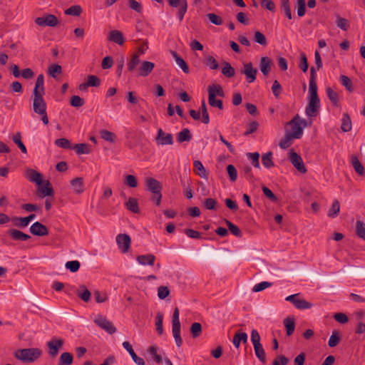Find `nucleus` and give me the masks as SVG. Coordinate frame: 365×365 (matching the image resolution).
Listing matches in <instances>:
<instances>
[{"label":"nucleus","mask_w":365,"mask_h":365,"mask_svg":"<svg viewBox=\"0 0 365 365\" xmlns=\"http://www.w3.org/2000/svg\"><path fill=\"white\" fill-rule=\"evenodd\" d=\"M327 94L329 100L334 106H338L339 104V96L338 94L331 88H327Z\"/></svg>","instance_id":"4d7b16f0"},{"label":"nucleus","mask_w":365,"mask_h":365,"mask_svg":"<svg viewBox=\"0 0 365 365\" xmlns=\"http://www.w3.org/2000/svg\"><path fill=\"white\" fill-rule=\"evenodd\" d=\"M351 164H352V166L354 168L355 171L359 175H363L364 174V168L356 156L352 157Z\"/></svg>","instance_id":"79ce46f5"},{"label":"nucleus","mask_w":365,"mask_h":365,"mask_svg":"<svg viewBox=\"0 0 365 365\" xmlns=\"http://www.w3.org/2000/svg\"><path fill=\"white\" fill-rule=\"evenodd\" d=\"M336 26L344 31H347L349 28V21L339 16H336Z\"/></svg>","instance_id":"bf43d9fd"},{"label":"nucleus","mask_w":365,"mask_h":365,"mask_svg":"<svg viewBox=\"0 0 365 365\" xmlns=\"http://www.w3.org/2000/svg\"><path fill=\"white\" fill-rule=\"evenodd\" d=\"M289 160L292 165L301 173H305L307 169L302 157L294 151L289 152Z\"/></svg>","instance_id":"423d86ee"},{"label":"nucleus","mask_w":365,"mask_h":365,"mask_svg":"<svg viewBox=\"0 0 365 365\" xmlns=\"http://www.w3.org/2000/svg\"><path fill=\"white\" fill-rule=\"evenodd\" d=\"M316 68L312 66L310 68V78L309 83V103L306 108V115L308 117L315 116L319 109L320 102L317 95V86L315 81Z\"/></svg>","instance_id":"f257e3e1"},{"label":"nucleus","mask_w":365,"mask_h":365,"mask_svg":"<svg viewBox=\"0 0 365 365\" xmlns=\"http://www.w3.org/2000/svg\"><path fill=\"white\" fill-rule=\"evenodd\" d=\"M95 324L110 334L116 332V328L106 317L98 314L94 319Z\"/></svg>","instance_id":"39448f33"},{"label":"nucleus","mask_w":365,"mask_h":365,"mask_svg":"<svg viewBox=\"0 0 365 365\" xmlns=\"http://www.w3.org/2000/svg\"><path fill=\"white\" fill-rule=\"evenodd\" d=\"M205 64L211 70H216L219 67L217 61L212 56H207L205 57Z\"/></svg>","instance_id":"6e6d98bb"},{"label":"nucleus","mask_w":365,"mask_h":365,"mask_svg":"<svg viewBox=\"0 0 365 365\" xmlns=\"http://www.w3.org/2000/svg\"><path fill=\"white\" fill-rule=\"evenodd\" d=\"M63 344V340L58 338H52L49 341L47 342L48 347V353L52 357H55L59 349Z\"/></svg>","instance_id":"f8f14e48"},{"label":"nucleus","mask_w":365,"mask_h":365,"mask_svg":"<svg viewBox=\"0 0 365 365\" xmlns=\"http://www.w3.org/2000/svg\"><path fill=\"white\" fill-rule=\"evenodd\" d=\"M155 257L152 254L138 255L137 261L142 265H153L154 264Z\"/></svg>","instance_id":"cd10ccee"},{"label":"nucleus","mask_w":365,"mask_h":365,"mask_svg":"<svg viewBox=\"0 0 365 365\" xmlns=\"http://www.w3.org/2000/svg\"><path fill=\"white\" fill-rule=\"evenodd\" d=\"M240 72L245 76L248 83H252L256 80L257 70L253 67L251 62L244 63Z\"/></svg>","instance_id":"0eeeda50"},{"label":"nucleus","mask_w":365,"mask_h":365,"mask_svg":"<svg viewBox=\"0 0 365 365\" xmlns=\"http://www.w3.org/2000/svg\"><path fill=\"white\" fill-rule=\"evenodd\" d=\"M340 212V204L337 200H334L331 208L329 210L327 215L331 218H335Z\"/></svg>","instance_id":"c9c22d12"},{"label":"nucleus","mask_w":365,"mask_h":365,"mask_svg":"<svg viewBox=\"0 0 365 365\" xmlns=\"http://www.w3.org/2000/svg\"><path fill=\"white\" fill-rule=\"evenodd\" d=\"M247 159L250 160V163L254 166V168H257V169L261 168V166L259 164L260 155L258 152L247 153Z\"/></svg>","instance_id":"72a5a7b5"},{"label":"nucleus","mask_w":365,"mask_h":365,"mask_svg":"<svg viewBox=\"0 0 365 365\" xmlns=\"http://www.w3.org/2000/svg\"><path fill=\"white\" fill-rule=\"evenodd\" d=\"M145 184L148 190L153 194L161 192L162 185L157 180L152 178H148L145 180Z\"/></svg>","instance_id":"dca6fc26"},{"label":"nucleus","mask_w":365,"mask_h":365,"mask_svg":"<svg viewBox=\"0 0 365 365\" xmlns=\"http://www.w3.org/2000/svg\"><path fill=\"white\" fill-rule=\"evenodd\" d=\"M12 140L17 145L22 153H26L27 150L23 142L21 141V135L20 133H16L13 137Z\"/></svg>","instance_id":"49530a36"},{"label":"nucleus","mask_w":365,"mask_h":365,"mask_svg":"<svg viewBox=\"0 0 365 365\" xmlns=\"http://www.w3.org/2000/svg\"><path fill=\"white\" fill-rule=\"evenodd\" d=\"M297 15L299 17L304 16L306 13V1L305 0H297Z\"/></svg>","instance_id":"0e129e2a"},{"label":"nucleus","mask_w":365,"mask_h":365,"mask_svg":"<svg viewBox=\"0 0 365 365\" xmlns=\"http://www.w3.org/2000/svg\"><path fill=\"white\" fill-rule=\"evenodd\" d=\"M339 341L340 338L338 334V332L336 331H333L329 339L328 345L330 347H334L339 343Z\"/></svg>","instance_id":"338daca9"},{"label":"nucleus","mask_w":365,"mask_h":365,"mask_svg":"<svg viewBox=\"0 0 365 365\" xmlns=\"http://www.w3.org/2000/svg\"><path fill=\"white\" fill-rule=\"evenodd\" d=\"M108 40L118 43V45H123L124 43L123 33L118 30H113L109 33Z\"/></svg>","instance_id":"393cba45"},{"label":"nucleus","mask_w":365,"mask_h":365,"mask_svg":"<svg viewBox=\"0 0 365 365\" xmlns=\"http://www.w3.org/2000/svg\"><path fill=\"white\" fill-rule=\"evenodd\" d=\"M55 145L58 147L65 148V149H72L73 147L71 145V142L67 138H58L56 139L54 142Z\"/></svg>","instance_id":"09e8293b"},{"label":"nucleus","mask_w":365,"mask_h":365,"mask_svg":"<svg viewBox=\"0 0 365 365\" xmlns=\"http://www.w3.org/2000/svg\"><path fill=\"white\" fill-rule=\"evenodd\" d=\"M155 142L158 145H167L173 144V137L171 133H165L162 128L158 130Z\"/></svg>","instance_id":"1a4fd4ad"},{"label":"nucleus","mask_w":365,"mask_h":365,"mask_svg":"<svg viewBox=\"0 0 365 365\" xmlns=\"http://www.w3.org/2000/svg\"><path fill=\"white\" fill-rule=\"evenodd\" d=\"M283 322L286 329L287 335H292L295 329V323L294 319L291 317H287L284 319Z\"/></svg>","instance_id":"e433bc0d"},{"label":"nucleus","mask_w":365,"mask_h":365,"mask_svg":"<svg viewBox=\"0 0 365 365\" xmlns=\"http://www.w3.org/2000/svg\"><path fill=\"white\" fill-rule=\"evenodd\" d=\"M34 96H43L44 94V76L43 74H39L37 76L35 87L33 91Z\"/></svg>","instance_id":"6ab92c4d"},{"label":"nucleus","mask_w":365,"mask_h":365,"mask_svg":"<svg viewBox=\"0 0 365 365\" xmlns=\"http://www.w3.org/2000/svg\"><path fill=\"white\" fill-rule=\"evenodd\" d=\"M116 243L118 245V249L123 253H125L130 248L131 240L128 235L119 234L116 236Z\"/></svg>","instance_id":"9b49d317"},{"label":"nucleus","mask_w":365,"mask_h":365,"mask_svg":"<svg viewBox=\"0 0 365 365\" xmlns=\"http://www.w3.org/2000/svg\"><path fill=\"white\" fill-rule=\"evenodd\" d=\"M71 185L73 192L76 194H81L85 190V185L82 178H76L71 180Z\"/></svg>","instance_id":"a211bd4d"},{"label":"nucleus","mask_w":365,"mask_h":365,"mask_svg":"<svg viewBox=\"0 0 365 365\" xmlns=\"http://www.w3.org/2000/svg\"><path fill=\"white\" fill-rule=\"evenodd\" d=\"M292 139H294V138L292 136H291L290 134L287 133L285 134V136L283 138H282L281 140L279 141V147L282 149H286V148H289L292 143Z\"/></svg>","instance_id":"c03bdc74"},{"label":"nucleus","mask_w":365,"mask_h":365,"mask_svg":"<svg viewBox=\"0 0 365 365\" xmlns=\"http://www.w3.org/2000/svg\"><path fill=\"white\" fill-rule=\"evenodd\" d=\"M192 139L190 130L188 128H183L177 135V140L179 143L189 142Z\"/></svg>","instance_id":"f704fd0d"},{"label":"nucleus","mask_w":365,"mask_h":365,"mask_svg":"<svg viewBox=\"0 0 365 365\" xmlns=\"http://www.w3.org/2000/svg\"><path fill=\"white\" fill-rule=\"evenodd\" d=\"M273 154L272 152H268L264 153L262 155V163L264 167L267 169H269L274 166V163L273 162Z\"/></svg>","instance_id":"7c9ffc66"},{"label":"nucleus","mask_w":365,"mask_h":365,"mask_svg":"<svg viewBox=\"0 0 365 365\" xmlns=\"http://www.w3.org/2000/svg\"><path fill=\"white\" fill-rule=\"evenodd\" d=\"M356 233L359 237L365 240V223L359 219L356 222Z\"/></svg>","instance_id":"ea45409f"},{"label":"nucleus","mask_w":365,"mask_h":365,"mask_svg":"<svg viewBox=\"0 0 365 365\" xmlns=\"http://www.w3.org/2000/svg\"><path fill=\"white\" fill-rule=\"evenodd\" d=\"M272 61L267 56L262 57L260 59V71L264 76H267L271 71Z\"/></svg>","instance_id":"412c9836"},{"label":"nucleus","mask_w":365,"mask_h":365,"mask_svg":"<svg viewBox=\"0 0 365 365\" xmlns=\"http://www.w3.org/2000/svg\"><path fill=\"white\" fill-rule=\"evenodd\" d=\"M41 355V351L38 348L18 349L14 353L15 358L24 363H32L37 360Z\"/></svg>","instance_id":"f03ea898"},{"label":"nucleus","mask_w":365,"mask_h":365,"mask_svg":"<svg viewBox=\"0 0 365 365\" xmlns=\"http://www.w3.org/2000/svg\"><path fill=\"white\" fill-rule=\"evenodd\" d=\"M158 347L156 345L151 346L148 351L152 356L153 360L157 363L160 364L162 361V356L158 354Z\"/></svg>","instance_id":"37998d69"},{"label":"nucleus","mask_w":365,"mask_h":365,"mask_svg":"<svg viewBox=\"0 0 365 365\" xmlns=\"http://www.w3.org/2000/svg\"><path fill=\"white\" fill-rule=\"evenodd\" d=\"M247 334L245 332L237 331L233 337L232 343L234 346L238 349L240 342L246 343L247 341Z\"/></svg>","instance_id":"c85d7f7f"},{"label":"nucleus","mask_w":365,"mask_h":365,"mask_svg":"<svg viewBox=\"0 0 365 365\" xmlns=\"http://www.w3.org/2000/svg\"><path fill=\"white\" fill-rule=\"evenodd\" d=\"M81 264L78 260L68 261L66 263L65 267L71 272H77L80 268Z\"/></svg>","instance_id":"69168bd1"},{"label":"nucleus","mask_w":365,"mask_h":365,"mask_svg":"<svg viewBox=\"0 0 365 365\" xmlns=\"http://www.w3.org/2000/svg\"><path fill=\"white\" fill-rule=\"evenodd\" d=\"M101 137L106 141L113 143L116 138L115 135L107 130H102L100 132Z\"/></svg>","instance_id":"de8ad7c7"},{"label":"nucleus","mask_w":365,"mask_h":365,"mask_svg":"<svg viewBox=\"0 0 365 365\" xmlns=\"http://www.w3.org/2000/svg\"><path fill=\"white\" fill-rule=\"evenodd\" d=\"M73 148L78 155L88 154L90 153L88 145L85 143L76 144Z\"/></svg>","instance_id":"e2e57ef3"},{"label":"nucleus","mask_w":365,"mask_h":365,"mask_svg":"<svg viewBox=\"0 0 365 365\" xmlns=\"http://www.w3.org/2000/svg\"><path fill=\"white\" fill-rule=\"evenodd\" d=\"M193 164L196 173L202 178L207 180L208 178V173L202 163L200 160H195Z\"/></svg>","instance_id":"2f4dec72"},{"label":"nucleus","mask_w":365,"mask_h":365,"mask_svg":"<svg viewBox=\"0 0 365 365\" xmlns=\"http://www.w3.org/2000/svg\"><path fill=\"white\" fill-rule=\"evenodd\" d=\"M8 233L14 240L26 241L31 238L30 235L15 229L9 230Z\"/></svg>","instance_id":"4be33fe9"},{"label":"nucleus","mask_w":365,"mask_h":365,"mask_svg":"<svg viewBox=\"0 0 365 365\" xmlns=\"http://www.w3.org/2000/svg\"><path fill=\"white\" fill-rule=\"evenodd\" d=\"M281 6L284 11L285 16L289 19H292V14L289 4V0H281Z\"/></svg>","instance_id":"3c124183"},{"label":"nucleus","mask_w":365,"mask_h":365,"mask_svg":"<svg viewBox=\"0 0 365 365\" xmlns=\"http://www.w3.org/2000/svg\"><path fill=\"white\" fill-rule=\"evenodd\" d=\"M123 346L129 353L132 359L137 365H145L144 359L137 356L131 344L128 341H124L123 343Z\"/></svg>","instance_id":"f3484780"},{"label":"nucleus","mask_w":365,"mask_h":365,"mask_svg":"<svg viewBox=\"0 0 365 365\" xmlns=\"http://www.w3.org/2000/svg\"><path fill=\"white\" fill-rule=\"evenodd\" d=\"M30 232L36 236H46L48 234L47 227L39 222H36L31 225Z\"/></svg>","instance_id":"2eb2a0df"},{"label":"nucleus","mask_w":365,"mask_h":365,"mask_svg":"<svg viewBox=\"0 0 365 365\" xmlns=\"http://www.w3.org/2000/svg\"><path fill=\"white\" fill-rule=\"evenodd\" d=\"M126 208L133 213H138L140 210L138 207V200L135 198L130 197L125 202Z\"/></svg>","instance_id":"4c0bfd02"},{"label":"nucleus","mask_w":365,"mask_h":365,"mask_svg":"<svg viewBox=\"0 0 365 365\" xmlns=\"http://www.w3.org/2000/svg\"><path fill=\"white\" fill-rule=\"evenodd\" d=\"M291 132L288 133L294 139H299L303 134V129L307 126L305 119L300 118L298 115L294 117L289 123Z\"/></svg>","instance_id":"7ed1b4c3"},{"label":"nucleus","mask_w":365,"mask_h":365,"mask_svg":"<svg viewBox=\"0 0 365 365\" xmlns=\"http://www.w3.org/2000/svg\"><path fill=\"white\" fill-rule=\"evenodd\" d=\"M163 316L161 313H158L155 317V328L158 334L161 335L163 333Z\"/></svg>","instance_id":"8fccbe9b"},{"label":"nucleus","mask_w":365,"mask_h":365,"mask_svg":"<svg viewBox=\"0 0 365 365\" xmlns=\"http://www.w3.org/2000/svg\"><path fill=\"white\" fill-rule=\"evenodd\" d=\"M222 65V73L227 78L233 77L235 74V71L230 63L225 61Z\"/></svg>","instance_id":"58836bf2"},{"label":"nucleus","mask_w":365,"mask_h":365,"mask_svg":"<svg viewBox=\"0 0 365 365\" xmlns=\"http://www.w3.org/2000/svg\"><path fill=\"white\" fill-rule=\"evenodd\" d=\"M168 4L172 7H178L179 10L177 14L180 21H182L184 16L187 9V3L186 0H168Z\"/></svg>","instance_id":"6e6552de"},{"label":"nucleus","mask_w":365,"mask_h":365,"mask_svg":"<svg viewBox=\"0 0 365 365\" xmlns=\"http://www.w3.org/2000/svg\"><path fill=\"white\" fill-rule=\"evenodd\" d=\"M35 23L40 26H51L57 25V18L53 14H46L35 19Z\"/></svg>","instance_id":"9d476101"},{"label":"nucleus","mask_w":365,"mask_h":365,"mask_svg":"<svg viewBox=\"0 0 365 365\" xmlns=\"http://www.w3.org/2000/svg\"><path fill=\"white\" fill-rule=\"evenodd\" d=\"M294 306L299 309H307L312 307V304L307 301L297 298L294 302Z\"/></svg>","instance_id":"603ef678"},{"label":"nucleus","mask_w":365,"mask_h":365,"mask_svg":"<svg viewBox=\"0 0 365 365\" xmlns=\"http://www.w3.org/2000/svg\"><path fill=\"white\" fill-rule=\"evenodd\" d=\"M73 356L68 352H63L59 358L58 365H71L73 362Z\"/></svg>","instance_id":"a19ab883"},{"label":"nucleus","mask_w":365,"mask_h":365,"mask_svg":"<svg viewBox=\"0 0 365 365\" xmlns=\"http://www.w3.org/2000/svg\"><path fill=\"white\" fill-rule=\"evenodd\" d=\"M61 72H62L61 66L58 64H53V65L51 66L48 70V75L53 78H56V76L58 74L61 73Z\"/></svg>","instance_id":"052dcab7"},{"label":"nucleus","mask_w":365,"mask_h":365,"mask_svg":"<svg viewBox=\"0 0 365 365\" xmlns=\"http://www.w3.org/2000/svg\"><path fill=\"white\" fill-rule=\"evenodd\" d=\"M82 11V9L79 5L71 6L65 11L66 15L78 16Z\"/></svg>","instance_id":"5fc2aeb1"},{"label":"nucleus","mask_w":365,"mask_h":365,"mask_svg":"<svg viewBox=\"0 0 365 365\" xmlns=\"http://www.w3.org/2000/svg\"><path fill=\"white\" fill-rule=\"evenodd\" d=\"M351 118L348 113H345L342 116L341 129L343 132H349L351 130Z\"/></svg>","instance_id":"473e14b6"},{"label":"nucleus","mask_w":365,"mask_h":365,"mask_svg":"<svg viewBox=\"0 0 365 365\" xmlns=\"http://www.w3.org/2000/svg\"><path fill=\"white\" fill-rule=\"evenodd\" d=\"M33 109L37 114H44L46 111V103L43 96H34Z\"/></svg>","instance_id":"4468645a"},{"label":"nucleus","mask_w":365,"mask_h":365,"mask_svg":"<svg viewBox=\"0 0 365 365\" xmlns=\"http://www.w3.org/2000/svg\"><path fill=\"white\" fill-rule=\"evenodd\" d=\"M140 56L136 53H133L131 56L130 60L128 63V70L130 72H135L137 71V66L140 65Z\"/></svg>","instance_id":"a878e982"},{"label":"nucleus","mask_w":365,"mask_h":365,"mask_svg":"<svg viewBox=\"0 0 365 365\" xmlns=\"http://www.w3.org/2000/svg\"><path fill=\"white\" fill-rule=\"evenodd\" d=\"M170 53L178 66L182 70V71L185 73H188L190 72L189 67L182 58L179 56L176 51H171Z\"/></svg>","instance_id":"5701e85b"},{"label":"nucleus","mask_w":365,"mask_h":365,"mask_svg":"<svg viewBox=\"0 0 365 365\" xmlns=\"http://www.w3.org/2000/svg\"><path fill=\"white\" fill-rule=\"evenodd\" d=\"M154 68L155 64L153 62L143 61L136 71V76L142 77L148 76L153 71Z\"/></svg>","instance_id":"ddd939ff"},{"label":"nucleus","mask_w":365,"mask_h":365,"mask_svg":"<svg viewBox=\"0 0 365 365\" xmlns=\"http://www.w3.org/2000/svg\"><path fill=\"white\" fill-rule=\"evenodd\" d=\"M49 185L50 183L48 181H46V182L43 185H38V191L39 197H44L45 196H52L53 195V190Z\"/></svg>","instance_id":"bb28decb"},{"label":"nucleus","mask_w":365,"mask_h":365,"mask_svg":"<svg viewBox=\"0 0 365 365\" xmlns=\"http://www.w3.org/2000/svg\"><path fill=\"white\" fill-rule=\"evenodd\" d=\"M208 91V97L212 96L213 97L220 96L224 97V91L222 86L219 84H212L210 85L207 88Z\"/></svg>","instance_id":"b1692460"},{"label":"nucleus","mask_w":365,"mask_h":365,"mask_svg":"<svg viewBox=\"0 0 365 365\" xmlns=\"http://www.w3.org/2000/svg\"><path fill=\"white\" fill-rule=\"evenodd\" d=\"M254 41L263 46H265L267 44L265 36L258 31L255 32Z\"/></svg>","instance_id":"680f3d73"},{"label":"nucleus","mask_w":365,"mask_h":365,"mask_svg":"<svg viewBox=\"0 0 365 365\" xmlns=\"http://www.w3.org/2000/svg\"><path fill=\"white\" fill-rule=\"evenodd\" d=\"M257 359L262 363L265 361V351L262 344L253 346Z\"/></svg>","instance_id":"a18cd8bd"},{"label":"nucleus","mask_w":365,"mask_h":365,"mask_svg":"<svg viewBox=\"0 0 365 365\" xmlns=\"http://www.w3.org/2000/svg\"><path fill=\"white\" fill-rule=\"evenodd\" d=\"M217 201L213 198H207L203 202L204 207L209 210H215L217 209Z\"/></svg>","instance_id":"774afa93"},{"label":"nucleus","mask_w":365,"mask_h":365,"mask_svg":"<svg viewBox=\"0 0 365 365\" xmlns=\"http://www.w3.org/2000/svg\"><path fill=\"white\" fill-rule=\"evenodd\" d=\"M76 292L78 297L83 302H88L90 300L91 292L84 285H81Z\"/></svg>","instance_id":"c756f323"},{"label":"nucleus","mask_w":365,"mask_h":365,"mask_svg":"<svg viewBox=\"0 0 365 365\" xmlns=\"http://www.w3.org/2000/svg\"><path fill=\"white\" fill-rule=\"evenodd\" d=\"M225 223L227 225L230 231L231 232V233L232 235H234L235 236L238 237H242V232H241L240 228L237 225H234L233 223H232L230 221H229L227 220H225Z\"/></svg>","instance_id":"13d9d810"},{"label":"nucleus","mask_w":365,"mask_h":365,"mask_svg":"<svg viewBox=\"0 0 365 365\" xmlns=\"http://www.w3.org/2000/svg\"><path fill=\"white\" fill-rule=\"evenodd\" d=\"M180 311L178 307L174 309L172 317V332L177 346L180 347L182 344L180 336V322L179 319Z\"/></svg>","instance_id":"20e7f679"},{"label":"nucleus","mask_w":365,"mask_h":365,"mask_svg":"<svg viewBox=\"0 0 365 365\" xmlns=\"http://www.w3.org/2000/svg\"><path fill=\"white\" fill-rule=\"evenodd\" d=\"M26 178L31 182H35L38 185H41L42 184L41 175L33 169L27 170Z\"/></svg>","instance_id":"aec40b11"},{"label":"nucleus","mask_w":365,"mask_h":365,"mask_svg":"<svg viewBox=\"0 0 365 365\" xmlns=\"http://www.w3.org/2000/svg\"><path fill=\"white\" fill-rule=\"evenodd\" d=\"M202 332V325L199 322L192 324L190 327V333L193 338L198 337Z\"/></svg>","instance_id":"864d4df0"}]
</instances>
